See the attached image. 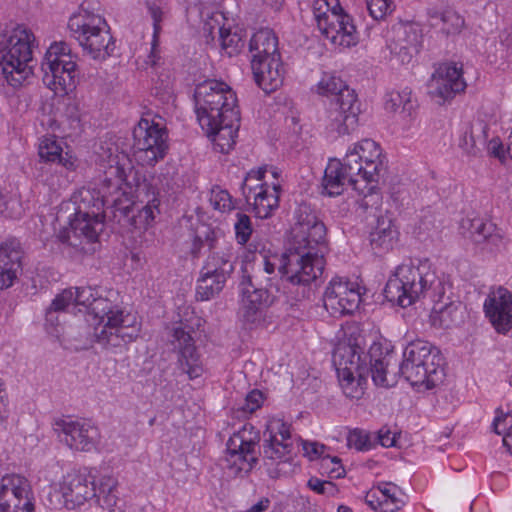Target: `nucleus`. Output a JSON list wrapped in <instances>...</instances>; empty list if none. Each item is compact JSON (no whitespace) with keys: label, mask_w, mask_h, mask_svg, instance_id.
I'll return each instance as SVG.
<instances>
[{"label":"nucleus","mask_w":512,"mask_h":512,"mask_svg":"<svg viewBox=\"0 0 512 512\" xmlns=\"http://www.w3.org/2000/svg\"><path fill=\"white\" fill-rule=\"evenodd\" d=\"M492 427L496 434L502 435L503 444L512 455V414H503L497 410Z\"/></svg>","instance_id":"nucleus-46"},{"label":"nucleus","mask_w":512,"mask_h":512,"mask_svg":"<svg viewBox=\"0 0 512 512\" xmlns=\"http://www.w3.org/2000/svg\"><path fill=\"white\" fill-rule=\"evenodd\" d=\"M195 112L199 125L221 153L236 142L240 123L235 92L225 82L205 80L195 88Z\"/></svg>","instance_id":"nucleus-3"},{"label":"nucleus","mask_w":512,"mask_h":512,"mask_svg":"<svg viewBox=\"0 0 512 512\" xmlns=\"http://www.w3.org/2000/svg\"><path fill=\"white\" fill-rule=\"evenodd\" d=\"M57 491L62 505L75 510L95 498V478L87 468L73 469L62 476Z\"/></svg>","instance_id":"nucleus-16"},{"label":"nucleus","mask_w":512,"mask_h":512,"mask_svg":"<svg viewBox=\"0 0 512 512\" xmlns=\"http://www.w3.org/2000/svg\"><path fill=\"white\" fill-rule=\"evenodd\" d=\"M385 109L390 113H397L406 123L410 122L417 109V100L412 96V90L404 87L392 90L386 94Z\"/></svg>","instance_id":"nucleus-34"},{"label":"nucleus","mask_w":512,"mask_h":512,"mask_svg":"<svg viewBox=\"0 0 512 512\" xmlns=\"http://www.w3.org/2000/svg\"><path fill=\"white\" fill-rule=\"evenodd\" d=\"M263 401V393L259 390H252L247 394L243 404L240 406V410L245 414H251L262 406Z\"/></svg>","instance_id":"nucleus-55"},{"label":"nucleus","mask_w":512,"mask_h":512,"mask_svg":"<svg viewBox=\"0 0 512 512\" xmlns=\"http://www.w3.org/2000/svg\"><path fill=\"white\" fill-rule=\"evenodd\" d=\"M132 163L124 152H110L107 160H102L99 178L78 189L71 197L76 215L104 214V207L126 209L133 198V187L127 181L132 171Z\"/></svg>","instance_id":"nucleus-5"},{"label":"nucleus","mask_w":512,"mask_h":512,"mask_svg":"<svg viewBox=\"0 0 512 512\" xmlns=\"http://www.w3.org/2000/svg\"><path fill=\"white\" fill-rule=\"evenodd\" d=\"M172 344L178 351L180 368L190 379L200 377L203 373V366L190 332L182 326L173 328Z\"/></svg>","instance_id":"nucleus-27"},{"label":"nucleus","mask_w":512,"mask_h":512,"mask_svg":"<svg viewBox=\"0 0 512 512\" xmlns=\"http://www.w3.org/2000/svg\"><path fill=\"white\" fill-rule=\"evenodd\" d=\"M377 441L383 447H393L396 445V434L389 429L382 428L378 432Z\"/></svg>","instance_id":"nucleus-57"},{"label":"nucleus","mask_w":512,"mask_h":512,"mask_svg":"<svg viewBox=\"0 0 512 512\" xmlns=\"http://www.w3.org/2000/svg\"><path fill=\"white\" fill-rule=\"evenodd\" d=\"M6 406H7L6 392L4 389L3 382L0 380V420H4L6 418Z\"/></svg>","instance_id":"nucleus-60"},{"label":"nucleus","mask_w":512,"mask_h":512,"mask_svg":"<svg viewBox=\"0 0 512 512\" xmlns=\"http://www.w3.org/2000/svg\"><path fill=\"white\" fill-rule=\"evenodd\" d=\"M256 436L246 427L234 433L227 441L223 469L228 476L249 472L256 462Z\"/></svg>","instance_id":"nucleus-17"},{"label":"nucleus","mask_w":512,"mask_h":512,"mask_svg":"<svg viewBox=\"0 0 512 512\" xmlns=\"http://www.w3.org/2000/svg\"><path fill=\"white\" fill-rule=\"evenodd\" d=\"M234 231L237 243L240 245L247 244L253 232L251 218L244 213H236Z\"/></svg>","instance_id":"nucleus-52"},{"label":"nucleus","mask_w":512,"mask_h":512,"mask_svg":"<svg viewBox=\"0 0 512 512\" xmlns=\"http://www.w3.org/2000/svg\"><path fill=\"white\" fill-rule=\"evenodd\" d=\"M313 15L321 34L332 45L351 48L359 43V33L352 17L344 11L339 0H315Z\"/></svg>","instance_id":"nucleus-11"},{"label":"nucleus","mask_w":512,"mask_h":512,"mask_svg":"<svg viewBox=\"0 0 512 512\" xmlns=\"http://www.w3.org/2000/svg\"><path fill=\"white\" fill-rule=\"evenodd\" d=\"M108 512H131V508L128 506L116 507V508L111 509Z\"/></svg>","instance_id":"nucleus-64"},{"label":"nucleus","mask_w":512,"mask_h":512,"mask_svg":"<svg viewBox=\"0 0 512 512\" xmlns=\"http://www.w3.org/2000/svg\"><path fill=\"white\" fill-rule=\"evenodd\" d=\"M26 210V203L21 200L19 187L8 182L0 187V214L8 218H20Z\"/></svg>","instance_id":"nucleus-36"},{"label":"nucleus","mask_w":512,"mask_h":512,"mask_svg":"<svg viewBox=\"0 0 512 512\" xmlns=\"http://www.w3.org/2000/svg\"><path fill=\"white\" fill-rule=\"evenodd\" d=\"M251 69L257 85L266 93H271L283 83L284 68L281 56L252 57Z\"/></svg>","instance_id":"nucleus-28"},{"label":"nucleus","mask_w":512,"mask_h":512,"mask_svg":"<svg viewBox=\"0 0 512 512\" xmlns=\"http://www.w3.org/2000/svg\"><path fill=\"white\" fill-rule=\"evenodd\" d=\"M307 485L311 490L321 495L334 496L338 492V489L333 482L324 481L317 477L310 478Z\"/></svg>","instance_id":"nucleus-54"},{"label":"nucleus","mask_w":512,"mask_h":512,"mask_svg":"<svg viewBox=\"0 0 512 512\" xmlns=\"http://www.w3.org/2000/svg\"><path fill=\"white\" fill-rule=\"evenodd\" d=\"M96 484V496L99 505L108 511L116 507L127 506L125 503L119 505L118 480L112 475H101Z\"/></svg>","instance_id":"nucleus-41"},{"label":"nucleus","mask_w":512,"mask_h":512,"mask_svg":"<svg viewBox=\"0 0 512 512\" xmlns=\"http://www.w3.org/2000/svg\"><path fill=\"white\" fill-rule=\"evenodd\" d=\"M71 305H75L73 288L64 289L57 294L46 310V326L56 327L58 325V312L66 311Z\"/></svg>","instance_id":"nucleus-45"},{"label":"nucleus","mask_w":512,"mask_h":512,"mask_svg":"<svg viewBox=\"0 0 512 512\" xmlns=\"http://www.w3.org/2000/svg\"><path fill=\"white\" fill-rule=\"evenodd\" d=\"M466 87L463 65L457 62H444L433 72L428 83V92L433 99L442 104L464 92Z\"/></svg>","instance_id":"nucleus-20"},{"label":"nucleus","mask_w":512,"mask_h":512,"mask_svg":"<svg viewBox=\"0 0 512 512\" xmlns=\"http://www.w3.org/2000/svg\"><path fill=\"white\" fill-rule=\"evenodd\" d=\"M75 305L87 308V322L94 341L104 349L122 348L141 331L137 317L92 287L73 288Z\"/></svg>","instance_id":"nucleus-4"},{"label":"nucleus","mask_w":512,"mask_h":512,"mask_svg":"<svg viewBox=\"0 0 512 512\" xmlns=\"http://www.w3.org/2000/svg\"><path fill=\"white\" fill-rule=\"evenodd\" d=\"M357 96L355 91L345 83L339 76L331 73H324L316 84V93L328 98H333L332 102H344L345 94Z\"/></svg>","instance_id":"nucleus-40"},{"label":"nucleus","mask_w":512,"mask_h":512,"mask_svg":"<svg viewBox=\"0 0 512 512\" xmlns=\"http://www.w3.org/2000/svg\"><path fill=\"white\" fill-rule=\"evenodd\" d=\"M344 160L346 166L359 175L368 190V195L360 200V206L364 209L378 207L381 195L376 184L384 168V156L380 145L372 139H362L348 148Z\"/></svg>","instance_id":"nucleus-10"},{"label":"nucleus","mask_w":512,"mask_h":512,"mask_svg":"<svg viewBox=\"0 0 512 512\" xmlns=\"http://www.w3.org/2000/svg\"><path fill=\"white\" fill-rule=\"evenodd\" d=\"M322 467L328 470L331 478H341L345 474V470L341 465V461L337 457H322Z\"/></svg>","instance_id":"nucleus-56"},{"label":"nucleus","mask_w":512,"mask_h":512,"mask_svg":"<svg viewBox=\"0 0 512 512\" xmlns=\"http://www.w3.org/2000/svg\"><path fill=\"white\" fill-rule=\"evenodd\" d=\"M104 229V214L76 215L70 219L69 225L63 227L56 234L57 239L70 246H78L81 238L88 242H95Z\"/></svg>","instance_id":"nucleus-23"},{"label":"nucleus","mask_w":512,"mask_h":512,"mask_svg":"<svg viewBox=\"0 0 512 512\" xmlns=\"http://www.w3.org/2000/svg\"><path fill=\"white\" fill-rule=\"evenodd\" d=\"M391 358L392 347L386 340L374 341L364 355L358 343L339 342L333 351L332 362L343 393L352 399L359 398L363 394L361 382L368 374L376 386H394L396 376L388 372Z\"/></svg>","instance_id":"nucleus-2"},{"label":"nucleus","mask_w":512,"mask_h":512,"mask_svg":"<svg viewBox=\"0 0 512 512\" xmlns=\"http://www.w3.org/2000/svg\"><path fill=\"white\" fill-rule=\"evenodd\" d=\"M133 155L141 166L153 167L168 152V133L155 117H143L133 129Z\"/></svg>","instance_id":"nucleus-14"},{"label":"nucleus","mask_w":512,"mask_h":512,"mask_svg":"<svg viewBox=\"0 0 512 512\" xmlns=\"http://www.w3.org/2000/svg\"><path fill=\"white\" fill-rule=\"evenodd\" d=\"M148 14L153 21V38L151 42V55L153 57L157 54L159 43V35L162 30L161 23L165 21L169 15V8L166 4L160 1L147 2Z\"/></svg>","instance_id":"nucleus-44"},{"label":"nucleus","mask_w":512,"mask_h":512,"mask_svg":"<svg viewBox=\"0 0 512 512\" xmlns=\"http://www.w3.org/2000/svg\"><path fill=\"white\" fill-rule=\"evenodd\" d=\"M77 56L64 41H55L41 63L44 84L55 94L64 96L76 87Z\"/></svg>","instance_id":"nucleus-12"},{"label":"nucleus","mask_w":512,"mask_h":512,"mask_svg":"<svg viewBox=\"0 0 512 512\" xmlns=\"http://www.w3.org/2000/svg\"><path fill=\"white\" fill-rule=\"evenodd\" d=\"M347 445L357 451H369L374 447L371 435L362 429H353L347 435Z\"/></svg>","instance_id":"nucleus-50"},{"label":"nucleus","mask_w":512,"mask_h":512,"mask_svg":"<svg viewBox=\"0 0 512 512\" xmlns=\"http://www.w3.org/2000/svg\"><path fill=\"white\" fill-rule=\"evenodd\" d=\"M35 47V36L28 28L0 29V75L8 85L19 87L33 74Z\"/></svg>","instance_id":"nucleus-7"},{"label":"nucleus","mask_w":512,"mask_h":512,"mask_svg":"<svg viewBox=\"0 0 512 512\" xmlns=\"http://www.w3.org/2000/svg\"><path fill=\"white\" fill-rule=\"evenodd\" d=\"M384 294L389 301L406 308L421 297L440 300L444 295V285L429 260L409 258L399 264L390 275Z\"/></svg>","instance_id":"nucleus-6"},{"label":"nucleus","mask_w":512,"mask_h":512,"mask_svg":"<svg viewBox=\"0 0 512 512\" xmlns=\"http://www.w3.org/2000/svg\"><path fill=\"white\" fill-rule=\"evenodd\" d=\"M71 36L94 60H104L114 50V41L105 18L95 12L90 2H83L68 20Z\"/></svg>","instance_id":"nucleus-8"},{"label":"nucleus","mask_w":512,"mask_h":512,"mask_svg":"<svg viewBox=\"0 0 512 512\" xmlns=\"http://www.w3.org/2000/svg\"><path fill=\"white\" fill-rule=\"evenodd\" d=\"M489 149L491 151V153L496 156V157H501L503 155V146L500 142H498L497 140H492L490 143H489Z\"/></svg>","instance_id":"nucleus-61"},{"label":"nucleus","mask_w":512,"mask_h":512,"mask_svg":"<svg viewBox=\"0 0 512 512\" xmlns=\"http://www.w3.org/2000/svg\"><path fill=\"white\" fill-rule=\"evenodd\" d=\"M202 244L203 243H202V241H201V239L199 237H195L194 238V241H193V244H192V248H191V253L193 254L194 257H198L199 256Z\"/></svg>","instance_id":"nucleus-62"},{"label":"nucleus","mask_w":512,"mask_h":512,"mask_svg":"<svg viewBox=\"0 0 512 512\" xmlns=\"http://www.w3.org/2000/svg\"><path fill=\"white\" fill-rule=\"evenodd\" d=\"M228 277L222 275H216L214 273H208L202 268L200 277L197 280L196 295L201 301H207L219 294Z\"/></svg>","instance_id":"nucleus-42"},{"label":"nucleus","mask_w":512,"mask_h":512,"mask_svg":"<svg viewBox=\"0 0 512 512\" xmlns=\"http://www.w3.org/2000/svg\"><path fill=\"white\" fill-rule=\"evenodd\" d=\"M235 253L233 247L229 244L212 252L205 261L202 268L208 273L229 277L234 270Z\"/></svg>","instance_id":"nucleus-38"},{"label":"nucleus","mask_w":512,"mask_h":512,"mask_svg":"<svg viewBox=\"0 0 512 512\" xmlns=\"http://www.w3.org/2000/svg\"><path fill=\"white\" fill-rule=\"evenodd\" d=\"M264 3L273 9H279L284 0H263Z\"/></svg>","instance_id":"nucleus-63"},{"label":"nucleus","mask_w":512,"mask_h":512,"mask_svg":"<svg viewBox=\"0 0 512 512\" xmlns=\"http://www.w3.org/2000/svg\"><path fill=\"white\" fill-rule=\"evenodd\" d=\"M42 182L50 189L56 190L62 186L64 180L60 175L57 174L56 171L54 173L48 171L45 175H42Z\"/></svg>","instance_id":"nucleus-58"},{"label":"nucleus","mask_w":512,"mask_h":512,"mask_svg":"<svg viewBox=\"0 0 512 512\" xmlns=\"http://www.w3.org/2000/svg\"><path fill=\"white\" fill-rule=\"evenodd\" d=\"M22 251L14 240L0 243V290L12 287L22 269Z\"/></svg>","instance_id":"nucleus-29"},{"label":"nucleus","mask_w":512,"mask_h":512,"mask_svg":"<svg viewBox=\"0 0 512 512\" xmlns=\"http://www.w3.org/2000/svg\"><path fill=\"white\" fill-rule=\"evenodd\" d=\"M366 4L370 16L375 20L384 19L393 11L392 0H367Z\"/></svg>","instance_id":"nucleus-53"},{"label":"nucleus","mask_w":512,"mask_h":512,"mask_svg":"<svg viewBox=\"0 0 512 512\" xmlns=\"http://www.w3.org/2000/svg\"><path fill=\"white\" fill-rule=\"evenodd\" d=\"M251 57H268L279 55L278 38L273 30L262 28L256 31L249 43Z\"/></svg>","instance_id":"nucleus-39"},{"label":"nucleus","mask_w":512,"mask_h":512,"mask_svg":"<svg viewBox=\"0 0 512 512\" xmlns=\"http://www.w3.org/2000/svg\"><path fill=\"white\" fill-rule=\"evenodd\" d=\"M361 179L358 174L353 173L351 169L346 166V161H340L337 158L329 159L323 177V190L328 196H338L342 194L348 185H351L354 190L360 194L368 195V190L360 185Z\"/></svg>","instance_id":"nucleus-24"},{"label":"nucleus","mask_w":512,"mask_h":512,"mask_svg":"<svg viewBox=\"0 0 512 512\" xmlns=\"http://www.w3.org/2000/svg\"><path fill=\"white\" fill-rule=\"evenodd\" d=\"M266 168L251 170L247 173L243 183L242 192L248 202L253 200V211L255 216L261 219L270 217L279 207V197L281 186L273 182L268 184L263 182Z\"/></svg>","instance_id":"nucleus-15"},{"label":"nucleus","mask_w":512,"mask_h":512,"mask_svg":"<svg viewBox=\"0 0 512 512\" xmlns=\"http://www.w3.org/2000/svg\"><path fill=\"white\" fill-rule=\"evenodd\" d=\"M399 373L412 386L432 389L444 379V358L437 347L418 339L405 347Z\"/></svg>","instance_id":"nucleus-9"},{"label":"nucleus","mask_w":512,"mask_h":512,"mask_svg":"<svg viewBox=\"0 0 512 512\" xmlns=\"http://www.w3.org/2000/svg\"><path fill=\"white\" fill-rule=\"evenodd\" d=\"M291 248L279 256L254 246V261L265 273L278 270L293 285L307 286L321 276L327 252L326 227L310 205L302 203L294 212Z\"/></svg>","instance_id":"nucleus-1"},{"label":"nucleus","mask_w":512,"mask_h":512,"mask_svg":"<svg viewBox=\"0 0 512 512\" xmlns=\"http://www.w3.org/2000/svg\"><path fill=\"white\" fill-rule=\"evenodd\" d=\"M56 427L62 434V440L73 450L90 452L100 443L98 427L88 420H60L56 422Z\"/></svg>","instance_id":"nucleus-22"},{"label":"nucleus","mask_w":512,"mask_h":512,"mask_svg":"<svg viewBox=\"0 0 512 512\" xmlns=\"http://www.w3.org/2000/svg\"><path fill=\"white\" fill-rule=\"evenodd\" d=\"M241 305L239 318L248 329L258 328L265 323L267 308L272 300L269 292L263 288H256L251 277L243 275L240 282Z\"/></svg>","instance_id":"nucleus-18"},{"label":"nucleus","mask_w":512,"mask_h":512,"mask_svg":"<svg viewBox=\"0 0 512 512\" xmlns=\"http://www.w3.org/2000/svg\"><path fill=\"white\" fill-rule=\"evenodd\" d=\"M399 230L394 220L387 214L379 215L370 232V244L377 253L392 250L399 240Z\"/></svg>","instance_id":"nucleus-32"},{"label":"nucleus","mask_w":512,"mask_h":512,"mask_svg":"<svg viewBox=\"0 0 512 512\" xmlns=\"http://www.w3.org/2000/svg\"><path fill=\"white\" fill-rule=\"evenodd\" d=\"M365 503L376 512H397L406 503L405 495L399 487L385 483L365 496Z\"/></svg>","instance_id":"nucleus-31"},{"label":"nucleus","mask_w":512,"mask_h":512,"mask_svg":"<svg viewBox=\"0 0 512 512\" xmlns=\"http://www.w3.org/2000/svg\"><path fill=\"white\" fill-rule=\"evenodd\" d=\"M62 145L53 135H46L40 138L38 144V155L44 162H56L61 156Z\"/></svg>","instance_id":"nucleus-47"},{"label":"nucleus","mask_w":512,"mask_h":512,"mask_svg":"<svg viewBox=\"0 0 512 512\" xmlns=\"http://www.w3.org/2000/svg\"><path fill=\"white\" fill-rule=\"evenodd\" d=\"M264 453L272 460L286 461L294 452L295 445L301 446L304 456L310 460L322 457L325 446L318 442L293 439L290 425L280 418H271L264 431Z\"/></svg>","instance_id":"nucleus-13"},{"label":"nucleus","mask_w":512,"mask_h":512,"mask_svg":"<svg viewBox=\"0 0 512 512\" xmlns=\"http://www.w3.org/2000/svg\"><path fill=\"white\" fill-rule=\"evenodd\" d=\"M428 23L432 28L446 36L461 33L465 27L464 18L454 9L448 7H430L427 10Z\"/></svg>","instance_id":"nucleus-33"},{"label":"nucleus","mask_w":512,"mask_h":512,"mask_svg":"<svg viewBox=\"0 0 512 512\" xmlns=\"http://www.w3.org/2000/svg\"><path fill=\"white\" fill-rule=\"evenodd\" d=\"M209 201L215 210L222 213L229 212L235 208V203L230 193L219 186L211 189Z\"/></svg>","instance_id":"nucleus-49"},{"label":"nucleus","mask_w":512,"mask_h":512,"mask_svg":"<svg viewBox=\"0 0 512 512\" xmlns=\"http://www.w3.org/2000/svg\"><path fill=\"white\" fill-rule=\"evenodd\" d=\"M462 228L468 231L469 237L476 244L495 243L501 238L496 225L488 219L475 217L462 220Z\"/></svg>","instance_id":"nucleus-35"},{"label":"nucleus","mask_w":512,"mask_h":512,"mask_svg":"<svg viewBox=\"0 0 512 512\" xmlns=\"http://www.w3.org/2000/svg\"><path fill=\"white\" fill-rule=\"evenodd\" d=\"M423 44V30L415 22L395 24L388 38V48L391 54L403 65L410 64L420 52Z\"/></svg>","instance_id":"nucleus-21"},{"label":"nucleus","mask_w":512,"mask_h":512,"mask_svg":"<svg viewBox=\"0 0 512 512\" xmlns=\"http://www.w3.org/2000/svg\"><path fill=\"white\" fill-rule=\"evenodd\" d=\"M344 102H331L327 110L326 129L337 135H346L352 132L358 124L360 105L357 96L344 95Z\"/></svg>","instance_id":"nucleus-26"},{"label":"nucleus","mask_w":512,"mask_h":512,"mask_svg":"<svg viewBox=\"0 0 512 512\" xmlns=\"http://www.w3.org/2000/svg\"><path fill=\"white\" fill-rule=\"evenodd\" d=\"M323 301L324 307L333 317L351 314L361 302L360 286L346 278L334 277L326 287Z\"/></svg>","instance_id":"nucleus-19"},{"label":"nucleus","mask_w":512,"mask_h":512,"mask_svg":"<svg viewBox=\"0 0 512 512\" xmlns=\"http://www.w3.org/2000/svg\"><path fill=\"white\" fill-rule=\"evenodd\" d=\"M35 495L31 482L24 475L7 473L0 478V501Z\"/></svg>","instance_id":"nucleus-37"},{"label":"nucleus","mask_w":512,"mask_h":512,"mask_svg":"<svg viewBox=\"0 0 512 512\" xmlns=\"http://www.w3.org/2000/svg\"><path fill=\"white\" fill-rule=\"evenodd\" d=\"M222 51L229 57L238 54L245 44V32L238 27H219Z\"/></svg>","instance_id":"nucleus-43"},{"label":"nucleus","mask_w":512,"mask_h":512,"mask_svg":"<svg viewBox=\"0 0 512 512\" xmlns=\"http://www.w3.org/2000/svg\"><path fill=\"white\" fill-rule=\"evenodd\" d=\"M456 310V306L452 303L444 305L435 304L431 315L433 324L442 328H449L454 322L452 314Z\"/></svg>","instance_id":"nucleus-51"},{"label":"nucleus","mask_w":512,"mask_h":512,"mask_svg":"<svg viewBox=\"0 0 512 512\" xmlns=\"http://www.w3.org/2000/svg\"><path fill=\"white\" fill-rule=\"evenodd\" d=\"M134 193L141 202H145V205L133 216V225L136 229L147 230L154 224L156 216L160 213L159 191L151 184L144 182L137 185L135 190L133 189Z\"/></svg>","instance_id":"nucleus-30"},{"label":"nucleus","mask_w":512,"mask_h":512,"mask_svg":"<svg viewBox=\"0 0 512 512\" xmlns=\"http://www.w3.org/2000/svg\"><path fill=\"white\" fill-rule=\"evenodd\" d=\"M484 312L498 333L506 334L512 328V293L504 288L492 289L484 301Z\"/></svg>","instance_id":"nucleus-25"},{"label":"nucleus","mask_w":512,"mask_h":512,"mask_svg":"<svg viewBox=\"0 0 512 512\" xmlns=\"http://www.w3.org/2000/svg\"><path fill=\"white\" fill-rule=\"evenodd\" d=\"M56 161L68 171H75L78 168V159L69 152H65L64 154L62 152L61 156Z\"/></svg>","instance_id":"nucleus-59"},{"label":"nucleus","mask_w":512,"mask_h":512,"mask_svg":"<svg viewBox=\"0 0 512 512\" xmlns=\"http://www.w3.org/2000/svg\"><path fill=\"white\" fill-rule=\"evenodd\" d=\"M35 501V495L4 499L0 501V512H34Z\"/></svg>","instance_id":"nucleus-48"}]
</instances>
